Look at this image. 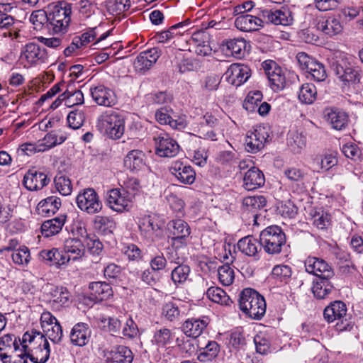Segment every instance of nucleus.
<instances>
[{"label":"nucleus","instance_id":"052dcab7","mask_svg":"<svg viewBox=\"0 0 363 363\" xmlns=\"http://www.w3.org/2000/svg\"><path fill=\"white\" fill-rule=\"evenodd\" d=\"M19 342V337H16L13 334H6L0 338V347L17 351L20 349Z\"/></svg>","mask_w":363,"mask_h":363},{"label":"nucleus","instance_id":"c9c22d12","mask_svg":"<svg viewBox=\"0 0 363 363\" xmlns=\"http://www.w3.org/2000/svg\"><path fill=\"white\" fill-rule=\"evenodd\" d=\"M145 154L139 150H133L130 151L124 159V164L130 170H140L143 169L145 164Z\"/></svg>","mask_w":363,"mask_h":363},{"label":"nucleus","instance_id":"9d476101","mask_svg":"<svg viewBox=\"0 0 363 363\" xmlns=\"http://www.w3.org/2000/svg\"><path fill=\"white\" fill-rule=\"evenodd\" d=\"M269 133L264 126H257L253 130L248 131L245 140V150L248 152L256 153L262 150Z\"/></svg>","mask_w":363,"mask_h":363},{"label":"nucleus","instance_id":"5fc2aeb1","mask_svg":"<svg viewBox=\"0 0 363 363\" xmlns=\"http://www.w3.org/2000/svg\"><path fill=\"white\" fill-rule=\"evenodd\" d=\"M11 256L13 262L18 265H27L30 259L29 249L26 246L20 247L13 251Z\"/></svg>","mask_w":363,"mask_h":363},{"label":"nucleus","instance_id":"b1692460","mask_svg":"<svg viewBox=\"0 0 363 363\" xmlns=\"http://www.w3.org/2000/svg\"><path fill=\"white\" fill-rule=\"evenodd\" d=\"M334 277H322L313 281L312 292L318 299L326 298L334 290L332 281Z\"/></svg>","mask_w":363,"mask_h":363},{"label":"nucleus","instance_id":"f03ea898","mask_svg":"<svg viewBox=\"0 0 363 363\" xmlns=\"http://www.w3.org/2000/svg\"><path fill=\"white\" fill-rule=\"evenodd\" d=\"M28 344L40 345V352H43L42 357H38V351H35L33 354H28L32 362L45 363L48 360L50 354V345L42 333L33 330L25 333L22 340L20 339L19 346H21L23 352H30Z\"/></svg>","mask_w":363,"mask_h":363},{"label":"nucleus","instance_id":"58836bf2","mask_svg":"<svg viewBox=\"0 0 363 363\" xmlns=\"http://www.w3.org/2000/svg\"><path fill=\"white\" fill-rule=\"evenodd\" d=\"M310 216L313 224L318 229H326L330 224V215L321 208L311 209Z\"/></svg>","mask_w":363,"mask_h":363},{"label":"nucleus","instance_id":"0eeeda50","mask_svg":"<svg viewBox=\"0 0 363 363\" xmlns=\"http://www.w3.org/2000/svg\"><path fill=\"white\" fill-rule=\"evenodd\" d=\"M168 229L172 235L171 240L175 248L187 245L190 238L191 228L186 221L182 219L172 220L168 223Z\"/></svg>","mask_w":363,"mask_h":363},{"label":"nucleus","instance_id":"6e6d98bb","mask_svg":"<svg viewBox=\"0 0 363 363\" xmlns=\"http://www.w3.org/2000/svg\"><path fill=\"white\" fill-rule=\"evenodd\" d=\"M55 185L56 189L62 196H68L71 194L72 186L70 179L64 175H57L55 177Z\"/></svg>","mask_w":363,"mask_h":363},{"label":"nucleus","instance_id":"1a4fd4ad","mask_svg":"<svg viewBox=\"0 0 363 363\" xmlns=\"http://www.w3.org/2000/svg\"><path fill=\"white\" fill-rule=\"evenodd\" d=\"M156 154L162 157H172L177 155L179 145L167 133H160L154 136Z\"/></svg>","mask_w":363,"mask_h":363},{"label":"nucleus","instance_id":"a878e982","mask_svg":"<svg viewBox=\"0 0 363 363\" xmlns=\"http://www.w3.org/2000/svg\"><path fill=\"white\" fill-rule=\"evenodd\" d=\"M264 174L257 167H251L243 178V186L247 191L255 190L264 184Z\"/></svg>","mask_w":363,"mask_h":363},{"label":"nucleus","instance_id":"393cba45","mask_svg":"<svg viewBox=\"0 0 363 363\" xmlns=\"http://www.w3.org/2000/svg\"><path fill=\"white\" fill-rule=\"evenodd\" d=\"M325 118L332 128L337 130L345 128L348 123L347 113L337 108H326L325 110Z\"/></svg>","mask_w":363,"mask_h":363},{"label":"nucleus","instance_id":"6ab92c4d","mask_svg":"<svg viewBox=\"0 0 363 363\" xmlns=\"http://www.w3.org/2000/svg\"><path fill=\"white\" fill-rule=\"evenodd\" d=\"M161 53L158 48H153L141 52L134 61V67L139 72H145L155 64Z\"/></svg>","mask_w":363,"mask_h":363},{"label":"nucleus","instance_id":"bf43d9fd","mask_svg":"<svg viewBox=\"0 0 363 363\" xmlns=\"http://www.w3.org/2000/svg\"><path fill=\"white\" fill-rule=\"evenodd\" d=\"M67 120L69 128L76 130L83 125L85 116L82 111L76 109L68 114Z\"/></svg>","mask_w":363,"mask_h":363},{"label":"nucleus","instance_id":"ea45409f","mask_svg":"<svg viewBox=\"0 0 363 363\" xmlns=\"http://www.w3.org/2000/svg\"><path fill=\"white\" fill-rule=\"evenodd\" d=\"M174 333L167 328L157 329L153 335L152 342L157 347H165L173 342Z\"/></svg>","mask_w":363,"mask_h":363},{"label":"nucleus","instance_id":"6e6552de","mask_svg":"<svg viewBox=\"0 0 363 363\" xmlns=\"http://www.w3.org/2000/svg\"><path fill=\"white\" fill-rule=\"evenodd\" d=\"M333 69L335 74L345 84H356L360 82V69L352 66L347 59L337 62Z\"/></svg>","mask_w":363,"mask_h":363},{"label":"nucleus","instance_id":"8fccbe9b","mask_svg":"<svg viewBox=\"0 0 363 363\" xmlns=\"http://www.w3.org/2000/svg\"><path fill=\"white\" fill-rule=\"evenodd\" d=\"M29 20L35 30H40L43 28H46V24H48L47 11L41 9L34 11L30 14Z\"/></svg>","mask_w":363,"mask_h":363},{"label":"nucleus","instance_id":"7ed1b4c3","mask_svg":"<svg viewBox=\"0 0 363 363\" xmlns=\"http://www.w3.org/2000/svg\"><path fill=\"white\" fill-rule=\"evenodd\" d=\"M286 242L284 232L277 225L267 227L261 231L259 235V245L267 254L270 255L281 253Z\"/></svg>","mask_w":363,"mask_h":363},{"label":"nucleus","instance_id":"09e8293b","mask_svg":"<svg viewBox=\"0 0 363 363\" xmlns=\"http://www.w3.org/2000/svg\"><path fill=\"white\" fill-rule=\"evenodd\" d=\"M226 46L234 57H241L245 55L247 43L243 38H235L227 41Z\"/></svg>","mask_w":363,"mask_h":363},{"label":"nucleus","instance_id":"20e7f679","mask_svg":"<svg viewBox=\"0 0 363 363\" xmlns=\"http://www.w3.org/2000/svg\"><path fill=\"white\" fill-rule=\"evenodd\" d=\"M324 319L331 323L336 321L335 328L337 331H350L353 328V323L347 318V306L341 301L330 303L323 311Z\"/></svg>","mask_w":363,"mask_h":363},{"label":"nucleus","instance_id":"37998d69","mask_svg":"<svg viewBox=\"0 0 363 363\" xmlns=\"http://www.w3.org/2000/svg\"><path fill=\"white\" fill-rule=\"evenodd\" d=\"M267 203L264 196H248L242 201V208L245 211L255 213L257 210L263 208Z\"/></svg>","mask_w":363,"mask_h":363},{"label":"nucleus","instance_id":"0e129e2a","mask_svg":"<svg viewBox=\"0 0 363 363\" xmlns=\"http://www.w3.org/2000/svg\"><path fill=\"white\" fill-rule=\"evenodd\" d=\"M256 350L261 354H266L270 349V343L268 338L262 334L257 335L254 337Z\"/></svg>","mask_w":363,"mask_h":363},{"label":"nucleus","instance_id":"a19ab883","mask_svg":"<svg viewBox=\"0 0 363 363\" xmlns=\"http://www.w3.org/2000/svg\"><path fill=\"white\" fill-rule=\"evenodd\" d=\"M141 234L146 238H151L155 232L159 230V225L150 216L141 218L138 222Z\"/></svg>","mask_w":363,"mask_h":363},{"label":"nucleus","instance_id":"13d9d810","mask_svg":"<svg viewBox=\"0 0 363 363\" xmlns=\"http://www.w3.org/2000/svg\"><path fill=\"white\" fill-rule=\"evenodd\" d=\"M162 314L169 321H174L179 318L181 308L176 303L167 302L162 307Z\"/></svg>","mask_w":363,"mask_h":363},{"label":"nucleus","instance_id":"39448f33","mask_svg":"<svg viewBox=\"0 0 363 363\" xmlns=\"http://www.w3.org/2000/svg\"><path fill=\"white\" fill-rule=\"evenodd\" d=\"M97 127L111 139H119L125 130V120L118 113L110 111L104 113L98 119Z\"/></svg>","mask_w":363,"mask_h":363},{"label":"nucleus","instance_id":"aec40b11","mask_svg":"<svg viewBox=\"0 0 363 363\" xmlns=\"http://www.w3.org/2000/svg\"><path fill=\"white\" fill-rule=\"evenodd\" d=\"M169 170L182 184H191L195 181L196 172L194 169L189 165L184 164L181 161L173 162Z\"/></svg>","mask_w":363,"mask_h":363},{"label":"nucleus","instance_id":"680f3d73","mask_svg":"<svg viewBox=\"0 0 363 363\" xmlns=\"http://www.w3.org/2000/svg\"><path fill=\"white\" fill-rule=\"evenodd\" d=\"M306 72L311 75L313 79L317 82H323L327 77L324 65L318 61H316L312 67H309V69L307 70Z\"/></svg>","mask_w":363,"mask_h":363},{"label":"nucleus","instance_id":"9b49d317","mask_svg":"<svg viewBox=\"0 0 363 363\" xmlns=\"http://www.w3.org/2000/svg\"><path fill=\"white\" fill-rule=\"evenodd\" d=\"M304 266L306 271L317 279L335 276L332 267L322 258L308 256L304 261Z\"/></svg>","mask_w":363,"mask_h":363},{"label":"nucleus","instance_id":"3c124183","mask_svg":"<svg viewBox=\"0 0 363 363\" xmlns=\"http://www.w3.org/2000/svg\"><path fill=\"white\" fill-rule=\"evenodd\" d=\"M218 275L220 282L224 286H230L234 281V270L228 264L218 267Z\"/></svg>","mask_w":363,"mask_h":363},{"label":"nucleus","instance_id":"de8ad7c7","mask_svg":"<svg viewBox=\"0 0 363 363\" xmlns=\"http://www.w3.org/2000/svg\"><path fill=\"white\" fill-rule=\"evenodd\" d=\"M94 223L95 228L104 235L112 233L116 228L115 222L109 217L97 216Z\"/></svg>","mask_w":363,"mask_h":363},{"label":"nucleus","instance_id":"5701e85b","mask_svg":"<svg viewBox=\"0 0 363 363\" xmlns=\"http://www.w3.org/2000/svg\"><path fill=\"white\" fill-rule=\"evenodd\" d=\"M91 334V331L88 324L78 323L73 326L70 332V341L75 346H84L89 342Z\"/></svg>","mask_w":363,"mask_h":363},{"label":"nucleus","instance_id":"f8f14e48","mask_svg":"<svg viewBox=\"0 0 363 363\" xmlns=\"http://www.w3.org/2000/svg\"><path fill=\"white\" fill-rule=\"evenodd\" d=\"M264 23H272L284 26H289L293 23L291 11L282 7L280 9H264L260 12Z\"/></svg>","mask_w":363,"mask_h":363},{"label":"nucleus","instance_id":"473e14b6","mask_svg":"<svg viewBox=\"0 0 363 363\" xmlns=\"http://www.w3.org/2000/svg\"><path fill=\"white\" fill-rule=\"evenodd\" d=\"M61 206V199L55 196H49L42 200L37 206L39 214L50 216L55 213Z\"/></svg>","mask_w":363,"mask_h":363},{"label":"nucleus","instance_id":"4be33fe9","mask_svg":"<svg viewBox=\"0 0 363 363\" xmlns=\"http://www.w3.org/2000/svg\"><path fill=\"white\" fill-rule=\"evenodd\" d=\"M235 26L242 31H255L259 27H264V20L260 15L258 17L247 13L242 14L235 18Z\"/></svg>","mask_w":363,"mask_h":363},{"label":"nucleus","instance_id":"4468645a","mask_svg":"<svg viewBox=\"0 0 363 363\" xmlns=\"http://www.w3.org/2000/svg\"><path fill=\"white\" fill-rule=\"evenodd\" d=\"M21 58L26 60L30 65L45 63L48 58L47 50L39 45L30 43L22 49Z\"/></svg>","mask_w":363,"mask_h":363},{"label":"nucleus","instance_id":"7c9ffc66","mask_svg":"<svg viewBox=\"0 0 363 363\" xmlns=\"http://www.w3.org/2000/svg\"><path fill=\"white\" fill-rule=\"evenodd\" d=\"M67 139V135L65 133H62L61 131H52L50 133H47L45 137L38 140L40 143V150L45 152L48 150L57 145L62 144Z\"/></svg>","mask_w":363,"mask_h":363},{"label":"nucleus","instance_id":"338daca9","mask_svg":"<svg viewBox=\"0 0 363 363\" xmlns=\"http://www.w3.org/2000/svg\"><path fill=\"white\" fill-rule=\"evenodd\" d=\"M47 336L54 343H59L62 338L63 333L62 329L60 323L55 322V324L51 325V328H48L46 330Z\"/></svg>","mask_w":363,"mask_h":363},{"label":"nucleus","instance_id":"69168bd1","mask_svg":"<svg viewBox=\"0 0 363 363\" xmlns=\"http://www.w3.org/2000/svg\"><path fill=\"white\" fill-rule=\"evenodd\" d=\"M316 164L323 171H328L337 164V159L333 155H325L316 159Z\"/></svg>","mask_w":363,"mask_h":363},{"label":"nucleus","instance_id":"412c9836","mask_svg":"<svg viewBox=\"0 0 363 363\" xmlns=\"http://www.w3.org/2000/svg\"><path fill=\"white\" fill-rule=\"evenodd\" d=\"M71 13L69 4L65 1H60L55 5H49L47 11L48 18L62 21L60 24L62 27L63 23L69 25Z\"/></svg>","mask_w":363,"mask_h":363},{"label":"nucleus","instance_id":"e2e57ef3","mask_svg":"<svg viewBox=\"0 0 363 363\" xmlns=\"http://www.w3.org/2000/svg\"><path fill=\"white\" fill-rule=\"evenodd\" d=\"M168 262L162 252L155 255L150 260V265L153 272H160L165 269Z\"/></svg>","mask_w":363,"mask_h":363},{"label":"nucleus","instance_id":"864d4df0","mask_svg":"<svg viewBox=\"0 0 363 363\" xmlns=\"http://www.w3.org/2000/svg\"><path fill=\"white\" fill-rule=\"evenodd\" d=\"M155 118L159 123L162 125L168 124L172 128L177 129L183 127L182 123L172 119V117L167 113V110L164 108H160L156 111Z\"/></svg>","mask_w":363,"mask_h":363},{"label":"nucleus","instance_id":"2f4dec72","mask_svg":"<svg viewBox=\"0 0 363 363\" xmlns=\"http://www.w3.org/2000/svg\"><path fill=\"white\" fill-rule=\"evenodd\" d=\"M66 216H60L55 218L45 220L41 225L42 235L49 238L59 233L65 223Z\"/></svg>","mask_w":363,"mask_h":363},{"label":"nucleus","instance_id":"cd10ccee","mask_svg":"<svg viewBox=\"0 0 363 363\" xmlns=\"http://www.w3.org/2000/svg\"><path fill=\"white\" fill-rule=\"evenodd\" d=\"M64 251L69 260L77 261L84 255L85 246L78 238H68L65 241Z\"/></svg>","mask_w":363,"mask_h":363},{"label":"nucleus","instance_id":"f704fd0d","mask_svg":"<svg viewBox=\"0 0 363 363\" xmlns=\"http://www.w3.org/2000/svg\"><path fill=\"white\" fill-rule=\"evenodd\" d=\"M89 289L91 290V296L97 301L107 300L113 295L111 286L106 282H92L89 284Z\"/></svg>","mask_w":363,"mask_h":363},{"label":"nucleus","instance_id":"ddd939ff","mask_svg":"<svg viewBox=\"0 0 363 363\" xmlns=\"http://www.w3.org/2000/svg\"><path fill=\"white\" fill-rule=\"evenodd\" d=\"M250 76V67L238 63L232 64L223 74V77L229 84L236 86L244 84Z\"/></svg>","mask_w":363,"mask_h":363},{"label":"nucleus","instance_id":"bb28decb","mask_svg":"<svg viewBox=\"0 0 363 363\" xmlns=\"http://www.w3.org/2000/svg\"><path fill=\"white\" fill-rule=\"evenodd\" d=\"M316 28L330 37L340 33L343 28L340 21L333 16L320 18L316 23Z\"/></svg>","mask_w":363,"mask_h":363},{"label":"nucleus","instance_id":"72a5a7b5","mask_svg":"<svg viewBox=\"0 0 363 363\" xmlns=\"http://www.w3.org/2000/svg\"><path fill=\"white\" fill-rule=\"evenodd\" d=\"M52 308L60 309L69 303L70 293L65 287L54 286L50 291Z\"/></svg>","mask_w":363,"mask_h":363},{"label":"nucleus","instance_id":"4d7b16f0","mask_svg":"<svg viewBox=\"0 0 363 363\" xmlns=\"http://www.w3.org/2000/svg\"><path fill=\"white\" fill-rule=\"evenodd\" d=\"M262 99V94L259 91L250 92L245 98L243 107L247 111H254Z\"/></svg>","mask_w":363,"mask_h":363},{"label":"nucleus","instance_id":"774afa93","mask_svg":"<svg viewBox=\"0 0 363 363\" xmlns=\"http://www.w3.org/2000/svg\"><path fill=\"white\" fill-rule=\"evenodd\" d=\"M122 250L129 260L138 261L143 257L142 252L136 245L129 244L125 245Z\"/></svg>","mask_w":363,"mask_h":363},{"label":"nucleus","instance_id":"c85d7f7f","mask_svg":"<svg viewBox=\"0 0 363 363\" xmlns=\"http://www.w3.org/2000/svg\"><path fill=\"white\" fill-rule=\"evenodd\" d=\"M207 325L206 320L192 318L183 323L182 330L186 335L196 338L201 335Z\"/></svg>","mask_w":363,"mask_h":363},{"label":"nucleus","instance_id":"2eb2a0df","mask_svg":"<svg viewBox=\"0 0 363 363\" xmlns=\"http://www.w3.org/2000/svg\"><path fill=\"white\" fill-rule=\"evenodd\" d=\"M90 92L93 100L99 106L111 107L117 101L114 91L102 84L91 87Z\"/></svg>","mask_w":363,"mask_h":363},{"label":"nucleus","instance_id":"603ef678","mask_svg":"<svg viewBox=\"0 0 363 363\" xmlns=\"http://www.w3.org/2000/svg\"><path fill=\"white\" fill-rule=\"evenodd\" d=\"M292 274V269L288 265L278 264L274 267L272 276L276 280L281 282H287Z\"/></svg>","mask_w":363,"mask_h":363},{"label":"nucleus","instance_id":"dca6fc26","mask_svg":"<svg viewBox=\"0 0 363 363\" xmlns=\"http://www.w3.org/2000/svg\"><path fill=\"white\" fill-rule=\"evenodd\" d=\"M23 182L28 190L38 191L45 186L50 182V179L44 172L32 168L25 174Z\"/></svg>","mask_w":363,"mask_h":363},{"label":"nucleus","instance_id":"a18cd8bd","mask_svg":"<svg viewBox=\"0 0 363 363\" xmlns=\"http://www.w3.org/2000/svg\"><path fill=\"white\" fill-rule=\"evenodd\" d=\"M317 91L315 86L311 83H306L301 86L298 99L303 104H311L316 99Z\"/></svg>","mask_w":363,"mask_h":363},{"label":"nucleus","instance_id":"79ce46f5","mask_svg":"<svg viewBox=\"0 0 363 363\" xmlns=\"http://www.w3.org/2000/svg\"><path fill=\"white\" fill-rule=\"evenodd\" d=\"M219 351L218 344L216 341H209L204 347L199 350L198 359L204 362L211 361L218 355Z\"/></svg>","mask_w":363,"mask_h":363},{"label":"nucleus","instance_id":"423d86ee","mask_svg":"<svg viewBox=\"0 0 363 363\" xmlns=\"http://www.w3.org/2000/svg\"><path fill=\"white\" fill-rule=\"evenodd\" d=\"M76 202L79 208L88 214L98 213L103 207L98 194L92 188H86L80 191Z\"/></svg>","mask_w":363,"mask_h":363},{"label":"nucleus","instance_id":"49530a36","mask_svg":"<svg viewBox=\"0 0 363 363\" xmlns=\"http://www.w3.org/2000/svg\"><path fill=\"white\" fill-rule=\"evenodd\" d=\"M190 267L186 264H179L171 272V279L176 286L183 284L189 278Z\"/></svg>","mask_w":363,"mask_h":363},{"label":"nucleus","instance_id":"e433bc0d","mask_svg":"<svg viewBox=\"0 0 363 363\" xmlns=\"http://www.w3.org/2000/svg\"><path fill=\"white\" fill-rule=\"evenodd\" d=\"M238 248L239 250L247 255V256H255L258 252V247L259 242L252 235L244 237L239 240L238 242Z\"/></svg>","mask_w":363,"mask_h":363},{"label":"nucleus","instance_id":"a211bd4d","mask_svg":"<svg viewBox=\"0 0 363 363\" xmlns=\"http://www.w3.org/2000/svg\"><path fill=\"white\" fill-rule=\"evenodd\" d=\"M104 357L105 363H131L133 359L132 351L123 345L104 351Z\"/></svg>","mask_w":363,"mask_h":363},{"label":"nucleus","instance_id":"f257e3e1","mask_svg":"<svg viewBox=\"0 0 363 363\" xmlns=\"http://www.w3.org/2000/svg\"><path fill=\"white\" fill-rule=\"evenodd\" d=\"M240 310L252 319H260L266 312V302L262 296L252 289H245L240 294Z\"/></svg>","mask_w":363,"mask_h":363},{"label":"nucleus","instance_id":"f3484780","mask_svg":"<svg viewBox=\"0 0 363 363\" xmlns=\"http://www.w3.org/2000/svg\"><path fill=\"white\" fill-rule=\"evenodd\" d=\"M263 67L272 88L275 91L283 89L286 81L281 69L274 62L269 63L264 62Z\"/></svg>","mask_w":363,"mask_h":363},{"label":"nucleus","instance_id":"4c0bfd02","mask_svg":"<svg viewBox=\"0 0 363 363\" xmlns=\"http://www.w3.org/2000/svg\"><path fill=\"white\" fill-rule=\"evenodd\" d=\"M287 144L294 153H299L306 145V137L303 132L290 130Z\"/></svg>","mask_w":363,"mask_h":363},{"label":"nucleus","instance_id":"c03bdc74","mask_svg":"<svg viewBox=\"0 0 363 363\" xmlns=\"http://www.w3.org/2000/svg\"><path fill=\"white\" fill-rule=\"evenodd\" d=\"M206 296L213 302L224 306H230L232 303L230 297L220 288L210 287L206 291Z\"/></svg>","mask_w":363,"mask_h":363},{"label":"nucleus","instance_id":"c756f323","mask_svg":"<svg viewBox=\"0 0 363 363\" xmlns=\"http://www.w3.org/2000/svg\"><path fill=\"white\" fill-rule=\"evenodd\" d=\"M107 203L113 211L123 212L128 210L129 201L122 196L119 189H113L108 192Z\"/></svg>","mask_w":363,"mask_h":363}]
</instances>
